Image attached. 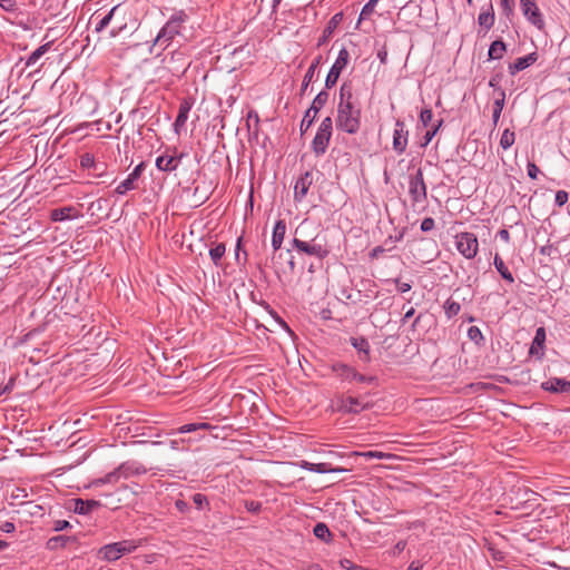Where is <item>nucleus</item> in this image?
<instances>
[{
    "label": "nucleus",
    "mask_w": 570,
    "mask_h": 570,
    "mask_svg": "<svg viewBox=\"0 0 570 570\" xmlns=\"http://www.w3.org/2000/svg\"><path fill=\"white\" fill-rule=\"evenodd\" d=\"M99 503L97 501H83V500H76L75 503V511L80 514H87L91 512L95 508H97Z\"/></svg>",
    "instance_id": "2f4dec72"
},
{
    "label": "nucleus",
    "mask_w": 570,
    "mask_h": 570,
    "mask_svg": "<svg viewBox=\"0 0 570 570\" xmlns=\"http://www.w3.org/2000/svg\"><path fill=\"white\" fill-rule=\"evenodd\" d=\"M495 22V13L492 2L490 1L487 6L481 8L478 16V24L488 32Z\"/></svg>",
    "instance_id": "4468645a"
},
{
    "label": "nucleus",
    "mask_w": 570,
    "mask_h": 570,
    "mask_svg": "<svg viewBox=\"0 0 570 570\" xmlns=\"http://www.w3.org/2000/svg\"><path fill=\"white\" fill-rule=\"evenodd\" d=\"M193 107V102L189 99H183L179 105L178 115L174 122V128L176 132H179L180 128H183L188 119V114Z\"/></svg>",
    "instance_id": "6ab92c4d"
},
{
    "label": "nucleus",
    "mask_w": 570,
    "mask_h": 570,
    "mask_svg": "<svg viewBox=\"0 0 570 570\" xmlns=\"http://www.w3.org/2000/svg\"><path fill=\"white\" fill-rule=\"evenodd\" d=\"M538 58L539 56L537 52H531L524 57L515 59L514 62L509 65L510 75L514 76L519 71L527 69L528 67L532 66L538 60Z\"/></svg>",
    "instance_id": "f3484780"
},
{
    "label": "nucleus",
    "mask_w": 570,
    "mask_h": 570,
    "mask_svg": "<svg viewBox=\"0 0 570 570\" xmlns=\"http://www.w3.org/2000/svg\"><path fill=\"white\" fill-rule=\"evenodd\" d=\"M379 0H368L362 8V11L360 13V20L367 19L374 11L376 3Z\"/></svg>",
    "instance_id": "79ce46f5"
},
{
    "label": "nucleus",
    "mask_w": 570,
    "mask_h": 570,
    "mask_svg": "<svg viewBox=\"0 0 570 570\" xmlns=\"http://www.w3.org/2000/svg\"><path fill=\"white\" fill-rule=\"evenodd\" d=\"M180 159L181 156H159L156 159V167L161 171L170 173L177 169Z\"/></svg>",
    "instance_id": "aec40b11"
},
{
    "label": "nucleus",
    "mask_w": 570,
    "mask_h": 570,
    "mask_svg": "<svg viewBox=\"0 0 570 570\" xmlns=\"http://www.w3.org/2000/svg\"><path fill=\"white\" fill-rule=\"evenodd\" d=\"M225 252H226V247H225V244H223V243H219L215 247L210 248L209 256L216 266L220 265V259L225 255Z\"/></svg>",
    "instance_id": "f704fd0d"
},
{
    "label": "nucleus",
    "mask_w": 570,
    "mask_h": 570,
    "mask_svg": "<svg viewBox=\"0 0 570 570\" xmlns=\"http://www.w3.org/2000/svg\"><path fill=\"white\" fill-rule=\"evenodd\" d=\"M499 237L505 242V243H509L510 242V233L508 229H500L499 233H498Z\"/></svg>",
    "instance_id": "69168bd1"
},
{
    "label": "nucleus",
    "mask_w": 570,
    "mask_h": 570,
    "mask_svg": "<svg viewBox=\"0 0 570 570\" xmlns=\"http://www.w3.org/2000/svg\"><path fill=\"white\" fill-rule=\"evenodd\" d=\"M342 407L345 412L348 413H358L365 409V406L361 404L360 400L353 396H347L344 399Z\"/></svg>",
    "instance_id": "c756f323"
},
{
    "label": "nucleus",
    "mask_w": 570,
    "mask_h": 570,
    "mask_svg": "<svg viewBox=\"0 0 570 570\" xmlns=\"http://www.w3.org/2000/svg\"><path fill=\"white\" fill-rule=\"evenodd\" d=\"M80 166L82 168H91L95 166V157L92 154L86 153L80 156Z\"/></svg>",
    "instance_id": "37998d69"
},
{
    "label": "nucleus",
    "mask_w": 570,
    "mask_h": 570,
    "mask_svg": "<svg viewBox=\"0 0 570 570\" xmlns=\"http://www.w3.org/2000/svg\"><path fill=\"white\" fill-rule=\"evenodd\" d=\"M409 142V130L406 129L405 122L401 119L395 121V128L393 131V149L397 155L405 153Z\"/></svg>",
    "instance_id": "9b49d317"
},
{
    "label": "nucleus",
    "mask_w": 570,
    "mask_h": 570,
    "mask_svg": "<svg viewBox=\"0 0 570 570\" xmlns=\"http://www.w3.org/2000/svg\"><path fill=\"white\" fill-rule=\"evenodd\" d=\"M0 528L3 532H7V533L12 532L16 529L14 524L9 521L3 522Z\"/></svg>",
    "instance_id": "0e129e2a"
},
{
    "label": "nucleus",
    "mask_w": 570,
    "mask_h": 570,
    "mask_svg": "<svg viewBox=\"0 0 570 570\" xmlns=\"http://www.w3.org/2000/svg\"><path fill=\"white\" fill-rule=\"evenodd\" d=\"M514 6H515V0H500V7L502 9V13L508 19H511V17H513Z\"/></svg>",
    "instance_id": "e433bc0d"
},
{
    "label": "nucleus",
    "mask_w": 570,
    "mask_h": 570,
    "mask_svg": "<svg viewBox=\"0 0 570 570\" xmlns=\"http://www.w3.org/2000/svg\"><path fill=\"white\" fill-rule=\"evenodd\" d=\"M384 252H385V249L382 246H376L371 250L370 257L379 258Z\"/></svg>",
    "instance_id": "e2e57ef3"
},
{
    "label": "nucleus",
    "mask_w": 570,
    "mask_h": 570,
    "mask_svg": "<svg viewBox=\"0 0 570 570\" xmlns=\"http://www.w3.org/2000/svg\"><path fill=\"white\" fill-rule=\"evenodd\" d=\"M507 51V45L502 40H495L490 45L489 59H501Z\"/></svg>",
    "instance_id": "c85d7f7f"
},
{
    "label": "nucleus",
    "mask_w": 570,
    "mask_h": 570,
    "mask_svg": "<svg viewBox=\"0 0 570 570\" xmlns=\"http://www.w3.org/2000/svg\"><path fill=\"white\" fill-rule=\"evenodd\" d=\"M514 141H515V132L513 130L508 129V128L504 129L502 135H501V138H500V146H501V148L507 150L510 147H512Z\"/></svg>",
    "instance_id": "473e14b6"
},
{
    "label": "nucleus",
    "mask_w": 570,
    "mask_h": 570,
    "mask_svg": "<svg viewBox=\"0 0 570 570\" xmlns=\"http://www.w3.org/2000/svg\"><path fill=\"white\" fill-rule=\"evenodd\" d=\"M50 49V42H47L40 47H38L31 55L26 59V66L30 67L36 65V62Z\"/></svg>",
    "instance_id": "7c9ffc66"
},
{
    "label": "nucleus",
    "mask_w": 570,
    "mask_h": 570,
    "mask_svg": "<svg viewBox=\"0 0 570 570\" xmlns=\"http://www.w3.org/2000/svg\"><path fill=\"white\" fill-rule=\"evenodd\" d=\"M504 105H505V91H504V89H500V95H498V97L494 99L493 106H492L493 127H497V125L500 120L502 110L504 108Z\"/></svg>",
    "instance_id": "393cba45"
},
{
    "label": "nucleus",
    "mask_w": 570,
    "mask_h": 570,
    "mask_svg": "<svg viewBox=\"0 0 570 570\" xmlns=\"http://www.w3.org/2000/svg\"><path fill=\"white\" fill-rule=\"evenodd\" d=\"M432 119H433V112L430 108H425L421 111L420 121L422 122V125L424 127L429 126V124L432 121Z\"/></svg>",
    "instance_id": "c03bdc74"
},
{
    "label": "nucleus",
    "mask_w": 570,
    "mask_h": 570,
    "mask_svg": "<svg viewBox=\"0 0 570 570\" xmlns=\"http://www.w3.org/2000/svg\"><path fill=\"white\" fill-rule=\"evenodd\" d=\"M306 225H307L306 220L303 222L296 228L295 234L303 236L304 228ZM293 246L296 248L297 252L306 254L308 256H314L321 261L326 258L331 253L328 245L326 244L325 240L322 242L320 239L318 234L316 236H314L311 240L302 239L298 236H295L293 238Z\"/></svg>",
    "instance_id": "f03ea898"
},
{
    "label": "nucleus",
    "mask_w": 570,
    "mask_h": 570,
    "mask_svg": "<svg viewBox=\"0 0 570 570\" xmlns=\"http://www.w3.org/2000/svg\"><path fill=\"white\" fill-rule=\"evenodd\" d=\"M99 554L101 556L102 559H105L107 561H115L121 557V554L119 552V548L116 542L106 544L105 547H102L99 550Z\"/></svg>",
    "instance_id": "bb28decb"
},
{
    "label": "nucleus",
    "mask_w": 570,
    "mask_h": 570,
    "mask_svg": "<svg viewBox=\"0 0 570 570\" xmlns=\"http://www.w3.org/2000/svg\"><path fill=\"white\" fill-rule=\"evenodd\" d=\"M314 535L321 540H327L331 537V532L326 524L324 523H317L314 527Z\"/></svg>",
    "instance_id": "4c0bfd02"
},
{
    "label": "nucleus",
    "mask_w": 570,
    "mask_h": 570,
    "mask_svg": "<svg viewBox=\"0 0 570 570\" xmlns=\"http://www.w3.org/2000/svg\"><path fill=\"white\" fill-rule=\"evenodd\" d=\"M456 250L466 259H473L479 253V240L471 232H461L454 236Z\"/></svg>",
    "instance_id": "39448f33"
},
{
    "label": "nucleus",
    "mask_w": 570,
    "mask_h": 570,
    "mask_svg": "<svg viewBox=\"0 0 570 570\" xmlns=\"http://www.w3.org/2000/svg\"><path fill=\"white\" fill-rule=\"evenodd\" d=\"M212 429H213V426L209 423H205V422L188 423V424H185V425H181L180 428H178L175 432H173V434H175V433H179V434L191 433V432H197V431H202V430L209 431Z\"/></svg>",
    "instance_id": "cd10ccee"
},
{
    "label": "nucleus",
    "mask_w": 570,
    "mask_h": 570,
    "mask_svg": "<svg viewBox=\"0 0 570 570\" xmlns=\"http://www.w3.org/2000/svg\"><path fill=\"white\" fill-rule=\"evenodd\" d=\"M376 379L374 376H366L364 374H361L358 373L357 371H355V376H353V382H357V383H366V384H370V383H373Z\"/></svg>",
    "instance_id": "3c124183"
},
{
    "label": "nucleus",
    "mask_w": 570,
    "mask_h": 570,
    "mask_svg": "<svg viewBox=\"0 0 570 570\" xmlns=\"http://www.w3.org/2000/svg\"><path fill=\"white\" fill-rule=\"evenodd\" d=\"M193 501L198 509H202L204 504H207V498L200 493H196L193 497Z\"/></svg>",
    "instance_id": "4d7b16f0"
},
{
    "label": "nucleus",
    "mask_w": 570,
    "mask_h": 570,
    "mask_svg": "<svg viewBox=\"0 0 570 570\" xmlns=\"http://www.w3.org/2000/svg\"><path fill=\"white\" fill-rule=\"evenodd\" d=\"M188 19L189 16L185 10L175 11L159 30L155 39V45H159L164 48L168 47L175 37L181 33Z\"/></svg>",
    "instance_id": "7ed1b4c3"
},
{
    "label": "nucleus",
    "mask_w": 570,
    "mask_h": 570,
    "mask_svg": "<svg viewBox=\"0 0 570 570\" xmlns=\"http://www.w3.org/2000/svg\"><path fill=\"white\" fill-rule=\"evenodd\" d=\"M342 20H343V13L342 12L335 13L330 19V21L327 22L326 27L323 30L322 36L317 40V47L318 48L324 46L330 40V38L332 37L333 32L338 27V24L342 22Z\"/></svg>",
    "instance_id": "dca6fc26"
},
{
    "label": "nucleus",
    "mask_w": 570,
    "mask_h": 570,
    "mask_svg": "<svg viewBox=\"0 0 570 570\" xmlns=\"http://www.w3.org/2000/svg\"><path fill=\"white\" fill-rule=\"evenodd\" d=\"M443 308H444V312H445L446 316L449 318H451V317L456 316L459 314V312L461 309V305L458 302L449 298V299L445 301V303L443 305Z\"/></svg>",
    "instance_id": "c9c22d12"
},
{
    "label": "nucleus",
    "mask_w": 570,
    "mask_h": 570,
    "mask_svg": "<svg viewBox=\"0 0 570 570\" xmlns=\"http://www.w3.org/2000/svg\"><path fill=\"white\" fill-rule=\"evenodd\" d=\"M10 498L13 500L24 499L27 498V492L22 488H14L10 494Z\"/></svg>",
    "instance_id": "6e6d98bb"
},
{
    "label": "nucleus",
    "mask_w": 570,
    "mask_h": 570,
    "mask_svg": "<svg viewBox=\"0 0 570 570\" xmlns=\"http://www.w3.org/2000/svg\"><path fill=\"white\" fill-rule=\"evenodd\" d=\"M541 387L552 393H570V381L562 377H551L543 382Z\"/></svg>",
    "instance_id": "2eb2a0df"
},
{
    "label": "nucleus",
    "mask_w": 570,
    "mask_h": 570,
    "mask_svg": "<svg viewBox=\"0 0 570 570\" xmlns=\"http://www.w3.org/2000/svg\"><path fill=\"white\" fill-rule=\"evenodd\" d=\"M348 62H350V52L345 47H343L338 51L337 58L334 61V63L332 65L328 73L326 76L325 87L327 89H331L336 85L342 71L347 67Z\"/></svg>",
    "instance_id": "1a4fd4ad"
},
{
    "label": "nucleus",
    "mask_w": 570,
    "mask_h": 570,
    "mask_svg": "<svg viewBox=\"0 0 570 570\" xmlns=\"http://www.w3.org/2000/svg\"><path fill=\"white\" fill-rule=\"evenodd\" d=\"M322 59H323V57L321 55H318L317 57L314 58L311 66L308 67L306 73L303 78L302 88H301V92H299L301 96H303L305 94L307 87L314 80L316 69L322 63Z\"/></svg>",
    "instance_id": "5701e85b"
},
{
    "label": "nucleus",
    "mask_w": 570,
    "mask_h": 570,
    "mask_svg": "<svg viewBox=\"0 0 570 570\" xmlns=\"http://www.w3.org/2000/svg\"><path fill=\"white\" fill-rule=\"evenodd\" d=\"M116 543L119 548V552L121 556L126 554V553H130L137 549V544L134 541L125 540V541H120V542H116Z\"/></svg>",
    "instance_id": "a19ab883"
},
{
    "label": "nucleus",
    "mask_w": 570,
    "mask_h": 570,
    "mask_svg": "<svg viewBox=\"0 0 570 570\" xmlns=\"http://www.w3.org/2000/svg\"><path fill=\"white\" fill-rule=\"evenodd\" d=\"M362 109L351 86L343 83L337 104L336 127L346 134L354 135L361 128Z\"/></svg>",
    "instance_id": "f257e3e1"
},
{
    "label": "nucleus",
    "mask_w": 570,
    "mask_h": 570,
    "mask_svg": "<svg viewBox=\"0 0 570 570\" xmlns=\"http://www.w3.org/2000/svg\"><path fill=\"white\" fill-rule=\"evenodd\" d=\"M0 7L6 11H13L16 8L14 0H0Z\"/></svg>",
    "instance_id": "13d9d810"
},
{
    "label": "nucleus",
    "mask_w": 570,
    "mask_h": 570,
    "mask_svg": "<svg viewBox=\"0 0 570 570\" xmlns=\"http://www.w3.org/2000/svg\"><path fill=\"white\" fill-rule=\"evenodd\" d=\"M520 7L528 22L538 30L543 31L546 22L535 0H520Z\"/></svg>",
    "instance_id": "9d476101"
},
{
    "label": "nucleus",
    "mask_w": 570,
    "mask_h": 570,
    "mask_svg": "<svg viewBox=\"0 0 570 570\" xmlns=\"http://www.w3.org/2000/svg\"><path fill=\"white\" fill-rule=\"evenodd\" d=\"M309 470L316 473H328V472H342L345 471L344 469H327V465H309Z\"/></svg>",
    "instance_id": "49530a36"
},
{
    "label": "nucleus",
    "mask_w": 570,
    "mask_h": 570,
    "mask_svg": "<svg viewBox=\"0 0 570 570\" xmlns=\"http://www.w3.org/2000/svg\"><path fill=\"white\" fill-rule=\"evenodd\" d=\"M434 227L435 223L432 217H426L421 223V230L424 233L431 232Z\"/></svg>",
    "instance_id": "603ef678"
},
{
    "label": "nucleus",
    "mask_w": 570,
    "mask_h": 570,
    "mask_svg": "<svg viewBox=\"0 0 570 570\" xmlns=\"http://www.w3.org/2000/svg\"><path fill=\"white\" fill-rule=\"evenodd\" d=\"M69 540H70V538H67L63 535H58V537L51 538L49 540L48 544L50 548H57L58 546L65 547Z\"/></svg>",
    "instance_id": "a18cd8bd"
},
{
    "label": "nucleus",
    "mask_w": 570,
    "mask_h": 570,
    "mask_svg": "<svg viewBox=\"0 0 570 570\" xmlns=\"http://www.w3.org/2000/svg\"><path fill=\"white\" fill-rule=\"evenodd\" d=\"M442 122H443L442 119L439 120L438 124L432 129H429L425 132V135L423 137V142L421 144L422 147H425L431 142V140L433 139V137L436 135L438 130L442 126Z\"/></svg>",
    "instance_id": "ea45409f"
},
{
    "label": "nucleus",
    "mask_w": 570,
    "mask_h": 570,
    "mask_svg": "<svg viewBox=\"0 0 570 570\" xmlns=\"http://www.w3.org/2000/svg\"><path fill=\"white\" fill-rule=\"evenodd\" d=\"M144 169L145 163L141 161L134 168V170L128 175V177L117 186L116 193L118 195H125L127 191L135 189V183L141 176Z\"/></svg>",
    "instance_id": "f8f14e48"
},
{
    "label": "nucleus",
    "mask_w": 570,
    "mask_h": 570,
    "mask_svg": "<svg viewBox=\"0 0 570 570\" xmlns=\"http://www.w3.org/2000/svg\"><path fill=\"white\" fill-rule=\"evenodd\" d=\"M396 283V288L401 293H406L412 288V285L410 283H403L400 282V279L394 281Z\"/></svg>",
    "instance_id": "052dcab7"
},
{
    "label": "nucleus",
    "mask_w": 570,
    "mask_h": 570,
    "mask_svg": "<svg viewBox=\"0 0 570 570\" xmlns=\"http://www.w3.org/2000/svg\"><path fill=\"white\" fill-rule=\"evenodd\" d=\"M330 460H345L351 462L368 460H391L397 459L396 455L375 450L352 451V450H331Z\"/></svg>",
    "instance_id": "20e7f679"
},
{
    "label": "nucleus",
    "mask_w": 570,
    "mask_h": 570,
    "mask_svg": "<svg viewBox=\"0 0 570 570\" xmlns=\"http://www.w3.org/2000/svg\"><path fill=\"white\" fill-rule=\"evenodd\" d=\"M245 508L249 512L257 513L258 511H261L262 504H261V502H257V501H246Z\"/></svg>",
    "instance_id": "5fc2aeb1"
},
{
    "label": "nucleus",
    "mask_w": 570,
    "mask_h": 570,
    "mask_svg": "<svg viewBox=\"0 0 570 570\" xmlns=\"http://www.w3.org/2000/svg\"><path fill=\"white\" fill-rule=\"evenodd\" d=\"M14 381L16 379L14 377H10V380L8 381V383L6 385H3V390L7 393H10L14 386Z\"/></svg>",
    "instance_id": "774afa93"
},
{
    "label": "nucleus",
    "mask_w": 570,
    "mask_h": 570,
    "mask_svg": "<svg viewBox=\"0 0 570 570\" xmlns=\"http://www.w3.org/2000/svg\"><path fill=\"white\" fill-rule=\"evenodd\" d=\"M340 566L343 568V569H346V570H356L357 566L354 564L351 560L348 559H342L340 561Z\"/></svg>",
    "instance_id": "680f3d73"
},
{
    "label": "nucleus",
    "mask_w": 570,
    "mask_h": 570,
    "mask_svg": "<svg viewBox=\"0 0 570 570\" xmlns=\"http://www.w3.org/2000/svg\"><path fill=\"white\" fill-rule=\"evenodd\" d=\"M342 295L345 299L352 304H358L361 302V292L357 291L355 294L352 292L343 291Z\"/></svg>",
    "instance_id": "de8ad7c7"
},
{
    "label": "nucleus",
    "mask_w": 570,
    "mask_h": 570,
    "mask_svg": "<svg viewBox=\"0 0 570 570\" xmlns=\"http://www.w3.org/2000/svg\"><path fill=\"white\" fill-rule=\"evenodd\" d=\"M78 217V210L73 206H66L55 208L50 213V219L52 222H63Z\"/></svg>",
    "instance_id": "a211bd4d"
},
{
    "label": "nucleus",
    "mask_w": 570,
    "mask_h": 570,
    "mask_svg": "<svg viewBox=\"0 0 570 570\" xmlns=\"http://www.w3.org/2000/svg\"><path fill=\"white\" fill-rule=\"evenodd\" d=\"M330 94L326 90L320 91L313 99L311 107L305 111L303 119L299 125L301 134H305L313 125L318 111L328 101Z\"/></svg>",
    "instance_id": "0eeeda50"
},
{
    "label": "nucleus",
    "mask_w": 570,
    "mask_h": 570,
    "mask_svg": "<svg viewBox=\"0 0 570 570\" xmlns=\"http://www.w3.org/2000/svg\"><path fill=\"white\" fill-rule=\"evenodd\" d=\"M493 265L504 281H507L510 284H512L514 282V277H513L512 273L509 271L504 261L502 259V257L499 254L494 255Z\"/></svg>",
    "instance_id": "a878e982"
},
{
    "label": "nucleus",
    "mask_w": 570,
    "mask_h": 570,
    "mask_svg": "<svg viewBox=\"0 0 570 570\" xmlns=\"http://www.w3.org/2000/svg\"><path fill=\"white\" fill-rule=\"evenodd\" d=\"M352 346L361 354L360 358L364 362L370 361V343L364 336L351 337Z\"/></svg>",
    "instance_id": "b1692460"
},
{
    "label": "nucleus",
    "mask_w": 570,
    "mask_h": 570,
    "mask_svg": "<svg viewBox=\"0 0 570 570\" xmlns=\"http://www.w3.org/2000/svg\"><path fill=\"white\" fill-rule=\"evenodd\" d=\"M546 340V332L543 327H539L535 332L534 343L542 344Z\"/></svg>",
    "instance_id": "bf43d9fd"
},
{
    "label": "nucleus",
    "mask_w": 570,
    "mask_h": 570,
    "mask_svg": "<svg viewBox=\"0 0 570 570\" xmlns=\"http://www.w3.org/2000/svg\"><path fill=\"white\" fill-rule=\"evenodd\" d=\"M468 337L476 343V344H481L484 340L483 335H482V332L481 330L478 327V326H470L469 330H468Z\"/></svg>",
    "instance_id": "58836bf2"
},
{
    "label": "nucleus",
    "mask_w": 570,
    "mask_h": 570,
    "mask_svg": "<svg viewBox=\"0 0 570 570\" xmlns=\"http://www.w3.org/2000/svg\"><path fill=\"white\" fill-rule=\"evenodd\" d=\"M333 132V121L331 117H325L318 126L316 135L312 141V149L316 156L326 153Z\"/></svg>",
    "instance_id": "423d86ee"
},
{
    "label": "nucleus",
    "mask_w": 570,
    "mask_h": 570,
    "mask_svg": "<svg viewBox=\"0 0 570 570\" xmlns=\"http://www.w3.org/2000/svg\"><path fill=\"white\" fill-rule=\"evenodd\" d=\"M569 198V194L566 190H558L556 193L554 203L557 206L562 207Z\"/></svg>",
    "instance_id": "09e8293b"
},
{
    "label": "nucleus",
    "mask_w": 570,
    "mask_h": 570,
    "mask_svg": "<svg viewBox=\"0 0 570 570\" xmlns=\"http://www.w3.org/2000/svg\"><path fill=\"white\" fill-rule=\"evenodd\" d=\"M409 195L413 205L426 202L428 187L424 181L423 171L421 168H419L415 174L410 175L409 177Z\"/></svg>",
    "instance_id": "6e6552de"
},
{
    "label": "nucleus",
    "mask_w": 570,
    "mask_h": 570,
    "mask_svg": "<svg viewBox=\"0 0 570 570\" xmlns=\"http://www.w3.org/2000/svg\"><path fill=\"white\" fill-rule=\"evenodd\" d=\"M69 525H70V524H69V522H68V521H66V520H61V521H57V523H56V528H55V529H56L57 531H61V530L67 529Z\"/></svg>",
    "instance_id": "338daca9"
},
{
    "label": "nucleus",
    "mask_w": 570,
    "mask_h": 570,
    "mask_svg": "<svg viewBox=\"0 0 570 570\" xmlns=\"http://www.w3.org/2000/svg\"><path fill=\"white\" fill-rule=\"evenodd\" d=\"M118 8H119V6H115L114 8L110 9V11L106 16H104L101 19H99L97 21L96 27H95V30L97 32L102 31L104 29H106L109 26L112 17L117 12Z\"/></svg>",
    "instance_id": "72a5a7b5"
},
{
    "label": "nucleus",
    "mask_w": 570,
    "mask_h": 570,
    "mask_svg": "<svg viewBox=\"0 0 570 570\" xmlns=\"http://www.w3.org/2000/svg\"><path fill=\"white\" fill-rule=\"evenodd\" d=\"M313 184V175L311 171H305L294 185V200L301 203L307 195L309 187Z\"/></svg>",
    "instance_id": "ddd939ff"
},
{
    "label": "nucleus",
    "mask_w": 570,
    "mask_h": 570,
    "mask_svg": "<svg viewBox=\"0 0 570 570\" xmlns=\"http://www.w3.org/2000/svg\"><path fill=\"white\" fill-rule=\"evenodd\" d=\"M527 170H528V176L531 179H537L538 175L540 174L539 167L534 163H531V161L528 163Z\"/></svg>",
    "instance_id": "864d4df0"
},
{
    "label": "nucleus",
    "mask_w": 570,
    "mask_h": 570,
    "mask_svg": "<svg viewBox=\"0 0 570 570\" xmlns=\"http://www.w3.org/2000/svg\"><path fill=\"white\" fill-rule=\"evenodd\" d=\"M502 80V73H495L493 75L489 80V86L498 91V95H500V82Z\"/></svg>",
    "instance_id": "8fccbe9b"
},
{
    "label": "nucleus",
    "mask_w": 570,
    "mask_h": 570,
    "mask_svg": "<svg viewBox=\"0 0 570 570\" xmlns=\"http://www.w3.org/2000/svg\"><path fill=\"white\" fill-rule=\"evenodd\" d=\"M286 233V224L283 219H278L273 228L272 246L274 250H278L282 247Z\"/></svg>",
    "instance_id": "4be33fe9"
},
{
    "label": "nucleus",
    "mask_w": 570,
    "mask_h": 570,
    "mask_svg": "<svg viewBox=\"0 0 570 570\" xmlns=\"http://www.w3.org/2000/svg\"><path fill=\"white\" fill-rule=\"evenodd\" d=\"M332 370L342 382L348 383L353 382V376H355L356 371L354 367L344 363L333 364Z\"/></svg>",
    "instance_id": "412c9836"
}]
</instances>
